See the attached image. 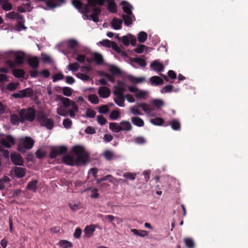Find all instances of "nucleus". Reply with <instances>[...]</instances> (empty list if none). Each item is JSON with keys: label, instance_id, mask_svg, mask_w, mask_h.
Instances as JSON below:
<instances>
[{"label": "nucleus", "instance_id": "22", "mask_svg": "<svg viewBox=\"0 0 248 248\" xmlns=\"http://www.w3.org/2000/svg\"><path fill=\"white\" fill-rule=\"evenodd\" d=\"M131 122L135 125L138 127H142L144 125V122L143 120L138 117H133L131 119Z\"/></svg>", "mask_w": 248, "mask_h": 248}, {"label": "nucleus", "instance_id": "48", "mask_svg": "<svg viewBox=\"0 0 248 248\" xmlns=\"http://www.w3.org/2000/svg\"><path fill=\"white\" fill-rule=\"evenodd\" d=\"M18 85L17 83L11 82L7 85L6 89L9 91H13L17 88Z\"/></svg>", "mask_w": 248, "mask_h": 248}, {"label": "nucleus", "instance_id": "5", "mask_svg": "<svg viewBox=\"0 0 248 248\" xmlns=\"http://www.w3.org/2000/svg\"><path fill=\"white\" fill-rule=\"evenodd\" d=\"M67 148L64 145H61L58 147H52L51 148L49 157L51 159L56 158L58 156L66 154L67 152Z\"/></svg>", "mask_w": 248, "mask_h": 248}, {"label": "nucleus", "instance_id": "52", "mask_svg": "<svg viewBox=\"0 0 248 248\" xmlns=\"http://www.w3.org/2000/svg\"><path fill=\"white\" fill-rule=\"evenodd\" d=\"M36 157L39 159L43 158L46 155V153L41 149H38L35 153Z\"/></svg>", "mask_w": 248, "mask_h": 248}, {"label": "nucleus", "instance_id": "16", "mask_svg": "<svg viewBox=\"0 0 248 248\" xmlns=\"http://www.w3.org/2000/svg\"><path fill=\"white\" fill-rule=\"evenodd\" d=\"M27 62L29 65L33 68H37L39 66V59L36 56L29 58L27 60Z\"/></svg>", "mask_w": 248, "mask_h": 248}, {"label": "nucleus", "instance_id": "4", "mask_svg": "<svg viewBox=\"0 0 248 248\" xmlns=\"http://www.w3.org/2000/svg\"><path fill=\"white\" fill-rule=\"evenodd\" d=\"M34 140L30 137L21 138L17 146V150L21 153L25 152L26 149H31L34 145Z\"/></svg>", "mask_w": 248, "mask_h": 248}, {"label": "nucleus", "instance_id": "18", "mask_svg": "<svg viewBox=\"0 0 248 248\" xmlns=\"http://www.w3.org/2000/svg\"><path fill=\"white\" fill-rule=\"evenodd\" d=\"M150 81L152 85H154L155 86L162 85L164 83L163 79L157 76L152 77L150 78Z\"/></svg>", "mask_w": 248, "mask_h": 248}, {"label": "nucleus", "instance_id": "30", "mask_svg": "<svg viewBox=\"0 0 248 248\" xmlns=\"http://www.w3.org/2000/svg\"><path fill=\"white\" fill-rule=\"evenodd\" d=\"M109 128L112 131L116 133H118L121 131L120 125L115 122L110 123Z\"/></svg>", "mask_w": 248, "mask_h": 248}, {"label": "nucleus", "instance_id": "29", "mask_svg": "<svg viewBox=\"0 0 248 248\" xmlns=\"http://www.w3.org/2000/svg\"><path fill=\"white\" fill-rule=\"evenodd\" d=\"M95 231V228L93 225L87 226L84 229L85 234L88 237H91Z\"/></svg>", "mask_w": 248, "mask_h": 248}, {"label": "nucleus", "instance_id": "21", "mask_svg": "<svg viewBox=\"0 0 248 248\" xmlns=\"http://www.w3.org/2000/svg\"><path fill=\"white\" fill-rule=\"evenodd\" d=\"M40 124L42 126L46 127L47 129L51 130L54 127V122L51 119L46 118Z\"/></svg>", "mask_w": 248, "mask_h": 248}, {"label": "nucleus", "instance_id": "42", "mask_svg": "<svg viewBox=\"0 0 248 248\" xmlns=\"http://www.w3.org/2000/svg\"><path fill=\"white\" fill-rule=\"evenodd\" d=\"M59 244L62 248H70L73 247V244L67 240H61Z\"/></svg>", "mask_w": 248, "mask_h": 248}, {"label": "nucleus", "instance_id": "13", "mask_svg": "<svg viewBox=\"0 0 248 248\" xmlns=\"http://www.w3.org/2000/svg\"><path fill=\"white\" fill-rule=\"evenodd\" d=\"M108 3V10L111 13H115L117 11V6L114 0H105Z\"/></svg>", "mask_w": 248, "mask_h": 248}, {"label": "nucleus", "instance_id": "35", "mask_svg": "<svg viewBox=\"0 0 248 248\" xmlns=\"http://www.w3.org/2000/svg\"><path fill=\"white\" fill-rule=\"evenodd\" d=\"M12 73L13 75L17 78H23L25 75V72L23 69H15Z\"/></svg>", "mask_w": 248, "mask_h": 248}, {"label": "nucleus", "instance_id": "44", "mask_svg": "<svg viewBox=\"0 0 248 248\" xmlns=\"http://www.w3.org/2000/svg\"><path fill=\"white\" fill-rule=\"evenodd\" d=\"M138 107L141 108L146 113H149L153 111V109L146 103H140L138 105Z\"/></svg>", "mask_w": 248, "mask_h": 248}, {"label": "nucleus", "instance_id": "64", "mask_svg": "<svg viewBox=\"0 0 248 248\" xmlns=\"http://www.w3.org/2000/svg\"><path fill=\"white\" fill-rule=\"evenodd\" d=\"M63 78L64 75L62 73H57L55 75H54L53 77V81L56 82L57 81L62 79H63Z\"/></svg>", "mask_w": 248, "mask_h": 248}, {"label": "nucleus", "instance_id": "19", "mask_svg": "<svg viewBox=\"0 0 248 248\" xmlns=\"http://www.w3.org/2000/svg\"><path fill=\"white\" fill-rule=\"evenodd\" d=\"M121 131H129L132 130V126L129 122L122 121L120 123Z\"/></svg>", "mask_w": 248, "mask_h": 248}, {"label": "nucleus", "instance_id": "37", "mask_svg": "<svg viewBox=\"0 0 248 248\" xmlns=\"http://www.w3.org/2000/svg\"><path fill=\"white\" fill-rule=\"evenodd\" d=\"M93 59L98 64H102L104 61L102 56L100 54L97 53L94 54L93 55Z\"/></svg>", "mask_w": 248, "mask_h": 248}, {"label": "nucleus", "instance_id": "33", "mask_svg": "<svg viewBox=\"0 0 248 248\" xmlns=\"http://www.w3.org/2000/svg\"><path fill=\"white\" fill-rule=\"evenodd\" d=\"M10 121L13 124L18 125L19 122H21V118L17 115L13 114L10 116Z\"/></svg>", "mask_w": 248, "mask_h": 248}, {"label": "nucleus", "instance_id": "39", "mask_svg": "<svg viewBox=\"0 0 248 248\" xmlns=\"http://www.w3.org/2000/svg\"><path fill=\"white\" fill-rule=\"evenodd\" d=\"M80 65L78 62L71 63L67 67V69L73 72L77 71L79 68Z\"/></svg>", "mask_w": 248, "mask_h": 248}, {"label": "nucleus", "instance_id": "25", "mask_svg": "<svg viewBox=\"0 0 248 248\" xmlns=\"http://www.w3.org/2000/svg\"><path fill=\"white\" fill-rule=\"evenodd\" d=\"M128 79L130 82L135 84L141 83L145 81V78L144 77L136 78L133 76H129Z\"/></svg>", "mask_w": 248, "mask_h": 248}, {"label": "nucleus", "instance_id": "58", "mask_svg": "<svg viewBox=\"0 0 248 248\" xmlns=\"http://www.w3.org/2000/svg\"><path fill=\"white\" fill-rule=\"evenodd\" d=\"M72 124V121L68 118L64 119L62 123L63 125L66 129L71 128Z\"/></svg>", "mask_w": 248, "mask_h": 248}, {"label": "nucleus", "instance_id": "17", "mask_svg": "<svg viewBox=\"0 0 248 248\" xmlns=\"http://www.w3.org/2000/svg\"><path fill=\"white\" fill-rule=\"evenodd\" d=\"M57 98L61 101L63 107L65 108H68L70 107L73 102V101L71 100L70 99L64 97L61 95H58Z\"/></svg>", "mask_w": 248, "mask_h": 248}, {"label": "nucleus", "instance_id": "28", "mask_svg": "<svg viewBox=\"0 0 248 248\" xmlns=\"http://www.w3.org/2000/svg\"><path fill=\"white\" fill-rule=\"evenodd\" d=\"M38 182L36 180L29 182L27 186V189L33 192H36Z\"/></svg>", "mask_w": 248, "mask_h": 248}, {"label": "nucleus", "instance_id": "63", "mask_svg": "<svg viewBox=\"0 0 248 248\" xmlns=\"http://www.w3.org/2000/svg\"><path fill=\"white\" fill-rule=\"evenodd\" d=\"M135 62L139 64L141 67H145L147 64L146 61L141 58H136L135 59Z\"/></svg>", "mask_w": 248, "mask_h": 248}, {"label": "nucleus", "instance_id": "31", "mask_svg": "<svg viewBox=\"0 0 248 248\" xmlns=\"http://www.w3.org/2000/svg\"><path fill=\"white\" fill-rule=\"evenodd\" d=\"M148 35L145 31L140 32L138 34V41L140 43H144L147 39Z\"/></svg>", "mask_w": 248, "mask_h": 248}, {"label": "nucleus", "instance_id": "53", "mask_svg": "<svg viewBox=\"0 0 248 248\" xmlns=\"http://www.w3.org/2000/svg\"><path fill=\"white\" fill-rule=\"evenodd\" d=\"M173 86L171 85H167L164 86L161 90L160 92L162 93H170L172 91Z\"/></svg>", "mask_w": 248, "mask_h": 248}, {"label": "nucleus", "instance_id": "24", "mask_svg": "<svg viewBox=\"0 0 248 248\" xmlns=\"http://www.w3.org/2000/svg\"><path fill=\"white\" fill-rule=\"evenodd\" d=\"M72 2L75 8L79 11H81L84 14V7L85 4H83L80 0H72Z\"/></svg>", "mask_w": 248, "mask_h": 248}, {"label": "nucleus", "instance_id": "32", "mask_svg": "<svg viewBox=\"0 0 248 248\" xmlns=\"http://www.w3.org/2000/svg\"><path fill=\"white\" fill-rule=\"evenodd\" d=\"M103 156L108 161L112 160L115 157L113 152L109 150H106L104 152Z\"/></svg>", "mask_w": 248, "mask_h": 248}, {"label": "nucleus", "instance_id": "45", "mask_svg": "<svg viewBox=\"0 0 248 248\" xmlns=\"http://www.w3.org/2000/svg\"><path fill=\"white\" fill-rule=\"evenodd\" d=\"M88 100L93 104H97L99 103V99L96 94H91L88 96Z\"/></svg>", "mask_w": 248, "mask_h": 248}, {"label": "nucleus", "instance_id": "59", "mask_svg": "<svg viewBox=\"0 0 248 248\" xmlns=\"http://www.w3.org/2000/svg\"><path fill=\"white\" fill-rule=\"evenodd\" d=\"M86 115L87 117L93 118L95 116L96 112L91 108H88L86 110Z\"/></svg>", "mask_w": 248, "mask_h": 248}, {"label": "nucleus", "instance_id": "51", "mask_svg": "<svg viewBox=\"0 0 248 248\" xmlns=\"http://www.w3.org/2000/svg\"><path fill=\"white\" fill-rule=\"evenodd\" d=\"M37 118L40 124L47 118L46 115L43 111L39 112Z\"/></svg>", "mask_w": 248, "mask_h": 248}, {"label": "nucleus", "instance_id": "9", "mask_svg": "<svg viewBox=\"0 0 248 248\" xmlns=\"http://www.w3.org/2000/svg\"><path fill=\"white\" fill-rule=\"evenodd\" d=\"M98 93L100 97L106 98L109 96L110 90L107 87H100L98 89Z\"/></svg>", "mask_w": 248, "mask_h": 248}, {"label": "nucleus", "instance_id": "41", "mask_svg": "<svg viewBox=\"0 0 248 248\" xmlns=\"http://www.w3.org/2000/svg\"><path fill=\"white\" fill-rule=\"evenodd\" d=\"M78 45V42L76 40L71 39L67 42V47L70 49H75Z\"/></svg>", "mask_w": 248, "mask_h": 248}, {"label": "nucleus", "instance_id": "14", "mask_svg": "<svg viewBox=\"0 0 248 248\" xmlns=\"http://www.w3.org/2000/svg\"><path fill=\"white\" fill-rule=\"evenodd\" d=\"M15 61L17 65L23 63L25 58V54L22 52H17L15 54Z\"/></svg>", "mask_w": 248, "mask_h": 248}, {"label": "nucleus", "instance_id": "43", "mask_svg": "<svg viewBox=\"0 0 248 248\" xmlns=\"http://www.w3.org/2000/svg\"><path fill=\"white\" fill-rule=\"evenodd\" d=\"M132 15H122V18L124 19V24L127 25L129 26L131 25L132 23V19L131 18Z\"/></svg>", "mask_w": 248, "mask_h": 248}, {"label": "nucleus", "instance_id": "2", "mask_svg": "<svg viewBox=\"0 0 248 248\" xmlns=\"http://www.w3.org/2000/svg\"><path fill=\"white\" fill-rule=\"evenodd\" d=\"M72 151L78 156L76 158V166L85 164L89 161V155L82 146L76 145L73 147Z\"/></svg>", "mask_w": 248, "mask_h": 248}, {"label": "nucleus", "instance_id": "15", "mask_svg": "<svg viewBox=\"0 0 248 248\" xmlns=\"http://www.w3.org/2000/svg\"><path fill=\"white\" fill-rule=\"evenodd\" d=\"M14 171L16 176L18 178H21L25 176L26 170L24 168L15 167Z\"/></svg>", "mask_w": 248, "mask_h": 248}, {"label": "nucleus", "instance_id": "38", "mask_svg": "<svg viewBox=\"0 0 248 248\" xmlns=\"http://www.w3.org/2000/svg\"><path fill=\"white\" fill-rule=\"evenodd\" d=\"M120 114L121 112L119 109L112 110L109 114V118L112 120H116L120 117Z\"/></svg>", "mask_w": 248, "mask_h": 248}, {"label": "nucleus", "instance_id": "36", "mask_svg": "<svg viewBox=\"0 0 248 248\" xmlns=\"http://www.w3.org/2000/svg\"><path fill=\"white\" fill-rule=\"evenodd\" d=\"M150 121L153 124L158 126L162 125L164 123V120L160 117L151 119Z\"/></svg>", "mask_w": 248, "mask_h": 248}, {"label": "nucleus", "instance_id": "50", "mask_svg": "<svg viewBox=\"0 0 248 248\" xmlns=\"http://www.w3.org/2000/svg\"><path fill=\"white\" fill-rule=\"evenodd\" d=\"M77 76L79 78L84 81H89L91 79L90 77L86 74L78 73L77 74Z\"/></svg>", "mask_w": 248, "mask_h": 248}, {"label": "nucleus", "instance_id": "1", "mask_svg": "<svg viewBox=\"0 0 248 248\" xmlns=\"http://www.w3.org/2000/svg\"><path fill=\"white\" fill-rule=\"evenodd\" d=\"M104 2L105 0H87V4L85 5L83 16L88 18V16L87 14L91 12L90 7H92L93 13L90 15V17L94 22L97 23L99 22V15L101 12V9L100 8L96 7V5L102 6L104 5Z\"/></svg>", "mask_w": 248, "mask_h": 248}, {"label": "nucleus", "instance_id": "11", "mask_svg": "<svg viewBox=\"0 0 248 248\" xmlns=\"http://www.w3.org/2000/svg\"><path fill=\"white\" fill-rule=\"evenodd\" d=\"M151 68H152L154 71L157 72H162L164 70V66L163 64L157 60L154 61L152 62L150 65Z\"/></svg>", "mask_w": 248, "mask_h": 248}, {"label": "nucleus", "instance_id": "61", "mask_svg": "<svg viewBox=\"0 0 248 248\" xmlns=\"http://www.w3.org/2000/svg\"><path fill=\"white\" fill-rule=\"evenodd\" d=\"M97 119L98 124L101 125H105L107 122V119L102 115H98L97 116Z\"/></svg>", "mask_w": 248, "mask_h": 248}, {"label": "nucleus", "instance_id": "7", "mask_svg": "<svg viewBox=\"0 0 248 248\" xmlns=\"http://www.w3.org/2000/svg\"><path fill=\"white\" fill-rule=\"evenodd\" d=\"M10 158L13 163L16 166H23L24 161L21 155L17 153H12Z\"/></svg>", "mask_w": 248, "mask_h": 248}, {"label": "nucleus", "instance_id": "20", "mask_svg": "<svg viewBox=\"0 0 248 248\" xmlns=\"http://www.w3.org/2000/svg\"><path fill=\"white\" fill-rule=\"evenodd\" d=\"M122 23L123 20L116 17H114L111 21L112 27L115 30L121 29Z\"/></svg>", "mask_w": 248, "mask_h": 248}, {"label": "nucleus", "instance_id": "26", "mask_svg": "<svg viewBox=\"0 0 248 248\" xmlns=\"http://www.w3.org/2000/svg\"><path fill=\"white\" fill-rule=\"evenodd\" d=\"M169 124L174 130H179L181 128V124L179 121L175 119L172 120L170 122Z\"/></svg>", "mask_w": 248, "mask_h": 248}, {"label": "nucleus", "instance_id": "55", "mask_svg": "<svg viewBox=\"0 0 248 248\" xmlns=\"http://www.w3.org/2000/svg\"><path fill=\"white\" fill-rule=\"evenodd\" d=\"M62 93L67 96H70L72 94V89L70 87H64L62 89Z\"/></svg>", "mask_w": 248, "mask_h": 248}, {"label": "nucleus", "instance_id": "60", "mask_svg": "<svg viewBox=\"0 0 248 248\" xmlns=\"http://www.w3.org/2000/svg\"><path fill=\"white\" fill-rule=\"evenodd\" d=\"M136 174L133 173L132 172H126L124 173L123 174V176L126 179L131 180H134L136 178Z\"/></svg>", "mask_w": 248, "mask_h": 248}, {"label": "nucleus", "instance_id": "34", "mask_svg": "<svg viewBox=\"0 0 248 248\" xmlns=\"http://www.w3.org/2000/svg\"><path fill=\"white\" fill-rule=\"evenodd\" d=\"M131 232H133L134 234L141 237H144L149 234L148 232L144 230H138L136 229H131Z\"/></svg>", "mask_w": 248, "mask_h": 248}, {"label": "nucleus", "instance_id": "3", "mask_svg": "<svg viewBox=\"0 0 248 248\" xmlns=\"http://www.w3.org/2000/svg\"><path fill=\"white\" fill-rule=\"evenodd\" d=\"M19 113L21 123H24L26 121L32 122L35 118L36 110L34 108L29 107L27 109L22 108Z\"/></svg>", "mask_w": 248, "mask_h": 248}, {"label": "nucleus", "instance_id": "47", "mask_svg": "<svg viewBox=\"0 0 248 248\" xmlns=\"http://www.w3.org/2000/svg\"><path fill=\"white\" fill-rule=\"evenodd\" d=\"M186 246L188 248H193L194 247V243L193 240L189 238H186L184 239Z\"/></svg>", "mask_w": 248, "mask_h": 248}, {"label": "nucleus", "instance_id": "46", "mask_svg": "<svg viewBox=\"0 0 248 248\" xmlns=\"http://www.w3.org/2000/svg\"><path fill=\"white\" fill-rule=\"evenodd\" d=\"M109 71L114 75H119L121 74L120 69L114 65L110 66Z\"/></svg>", "mask_w": 248, "mask_h": 248}, {"label": "nucleus", "instance_id": "40", "mask_svg": "<svg viewBox=\"0 0 248 248\" xmlns=\"http://www.w3.org/2000/svg\"><path fill=\"white\" fill-rule=\"evenodd\" d=\"M10 181L9 177L4 175L2 178L0 179V190H3L5 187V184Z\"/></svg>", "mask_w": 248, "mask_h": 248}, {"label": "nucleus", "instance_id": "23", "mask_svg": "<svg viewBox=\"0 0 248 248\" xmlns=\"http://www.w3.org/2000/svg\"><path fill=\"white\" fill-rule=\"evenodd\" d=\"M114 98V102L119 107H124V95H116Z\"/></svg>", "mask_w": 248, "mask_h": 248}, {"label": "nucleus", "instance_id": "57", "mask_svg": "<svg viewBox=\"0 0 248 248\" xmlns=\"http://www.w3.org/2000/svg\"><path fill=\"white\" fill-rule=\"evenodd\" d=\"M58 114L62 116H66L68 115V111L64 108L60 107L57 109Z\"/></svg>", "mask_w": 248, "mask_h": 248}, {"label": "nucleus", "instance_id": "49", "mask_svg": "<svg viewBox=\"0 0 248 248\" xmlns=\"http://www.w3.org/2000/svg\"><path fill=\"white\" fill-rule=\"evenodd\" d=\"M152 104L157 108H159L164 105L162 100L159 99H154L152 101Z\"/></svg>", "mask_w": 248, "mask_h": 248}, {"label": "nucleus", "instance_id": "62", "mask_svg": "<svg viewBox=\"0 0 248 248\" xmlns=\"http://www.w3.org/2000/svg\"><path fill=\"white\" fill-rule=\"evenodd\" d=\"M12 4L11 3L9 2L8 1L2 5V9L6 11L11 10L12 9Z\"/></svg>", "mask_w": 248, "mask_h": 248}, {"label": "nucleus", "instance_id": "27", "mask_svg": "<svg viewBox=\"0 0 248 248\" xmlns=\"http://www.w3.org/2000/svg\"><path fill=\"white\" fill-rule=\"evenodd\" d=\"M21 91L24 98H31L33 95V91L31 88H27Z\"/></svg>", "mask_w": 248, "mask_h": 248}, {"label": "nucleus", "instance_id": "12", "mask_svg": "<svg viewBox=\"0 0 248 248\" xmlns=\"http://www.w3.org/2000/svg\"><path fill=\"white\" fill-rule=\"evenodd\" d=\"M121 5L123 6V10L126 15H132V9L133 7L129 3L126 1H122L121 2Z\"/></svg>", "mask_w": 248, "mask_h": 248}, {"label": "nucleus", "instance_id": "6", "mask_svg": "<svg viewBox=\"0 0 248 248\" xmlns=\"http://www.w3.org/2000/svg\"><path fill=\"white\" fill-rule=\"evenodd\" d=\"M15 143L14 138L10 135H6L0 139V144L6 148H11L12 145L15 144Z\"/></svg>", "mask_w": 248, "mask_h": 248}, {"label": "nucleus", "instance_id": "54", "mask_svg": "<svg viewBox=\"0 0 248 248\" xmlns=\"http://www.w3.org/2000/svg\"><path fill=\"white\" fill-rule=\"evenodd\" d=\"M109 110V108L107 105H103L99 108L98 112L100 113L106 114Z\"/></svg>", "mask_w": 248, "mask_h": 248}, {"label": "nucleus", "instance_id": "10", "mask_svg": "<svg viewBox=\"0 0 248 248\" xmlns=\"http://www.w3.org/2000/svg\"><path fill=\"white\" fill-rule=\"evenodd\" d=\"M62 162L66 165L74 166L76 165V161L75 157L72 155H67L62 158Z\"/></svg>", "mask_w": 248, "mask_h": 248}, {"label": "nucleus", "instance_id": "56", "mask_svg": "<svg viewBox=\"0 0 248 248\" xmlns=\"http://www.w3.org/2000/svg\"><path fill=\"white\" fill-rule=\"evenodd\" d=\"M145 139L141 136L137 137L134 139V142L138 144H143L146 142Z\"/></svg>", "mask_w": 248, "mask_h": 248}, {"label": "nucleus", "instance_id": "8", "mask_svg": "<svg viewBox=\"0 0 248 248\" xmlns=\"http://www.w3.org/2000/svg\"><path fill=\"white\" fill-rule=\"evenodd\" d=\"M125 84L120 81L118 82V86H115V90L113 93L115 95H124V93L125 91Z\"/></svg>", "mask_w": 248, "mask_h": 248}]
</instances>
